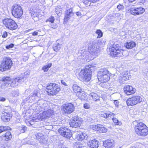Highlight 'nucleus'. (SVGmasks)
I'll return each instance as SVG.
<instances>
[{
	"label": "nucleus",
	"instance_id": "1",
	"mask_svg": "<svg viewBox=\"0 0 148 148\" xmlns=\"http://www.w3.org/2000/svg\"><path fill=\"white\" fill-rule=\"evenodd\" d=\"M109 47L110 54L112 56L122 58L123 56H126L125 53L127 51L119 49V44L114 43L112 45L109 46Z\"/></svg>",
	"mask_w": 148,
	"mask_h": 148
},
{
	"label": "nucleus",
	"instance_id": "2",
	"mask_svg": "<svg viewBox=\"0 0 148 148\" xmlns=\"http://www.w3.org/2000/svg\"><path fill=\"white\" fill-rule=\"evenodd\" d=\"M91 65L86 66L82 69L79 74L78 78L82 81L87 82L91 79V71L90 68Z\"/></svg>",
	"mask_w": 148,
	"mask_h": 148
},
{
	"label": "nucleus",
	"instance_id": "3",
	"mask_svg": "<svg viewBox=\"0 0 148 148\" xmlns=\"http://www.w3.org/2000/svg\"><path fill=\"white\" fill-rule=\"evenodd\" d=\"M53 114V110L49 109L48 110L43 112L42 113L38 114L35 117H33L29 121V123L32 125L34 123V122H37L38 120H42L47 119L50 117Z\"/></svg>",
	"mask_w": 148,
	"mask_h": 148
},
{
	"label": "nucleus",
	"instance_id": "4",
	"mask_svg": "<svg viewBox=\"0 0 148 148\" xmlns=\"http://www.w3.org/2000/svg\"><path fill=\"white\" fill-rule=\"evenodd\" d=\"M21 77H17L14 79L12 82L10 78L9 77H3L2 79V83L1 86V88H4V86H11L14 87L18 85V83H21L23 81Z\"/></svg>",
	"mask_w": 148,
	"mask_h": 148
},
{
	"label": "nucleus",
	"instance_id": "5",
	"mask_svg": "<svg viewBox=\"0 0 148 148\" xmlns=\"http://www.w3.org/2000/svg\"><path fill=\"white\" fill-rule=\"evenodd\" d=\"M135 130L136 133L140 136H145L148 134V127L142 122L138 123L135 125Z\"/></svg>",
	"mask_w": 148,
	"mask_h": 148
},
{
	"label": "nucleus",
	"instance_id": "6",
	"mask_svg": "<svg viewBox=\"0 0 148 148\" xmlns=\"http://www.w3.org/2000/svg\"><path fill=\"white\" fill-rule=\"evenodd\" d=\"M12 65L11 59L9 57H5L0 64V71L3 72L10 69Z\"/></svg>",
	"mask_w": 148,
	"mask_h": 148
},
{
	"label": "nucleus",
	"instance_id": "7",
	"mask_svg": "<svg viewBox=\"0 0 148 148\" xmlns=\"http://www.w3.org/2000/svg\"><path fill=\"white\" fill-rule=\"evenodd\" d=\"M3 24L8 29L14 30L18 27V25L15 21L11 18H5L3 21Z\"/></svg>",
	"mask_w": 148,
	"mask_h": 148
},
{
	"label": "nucleus",
	"instance_id": "8",
	"mask_svg": "<svg viewBox=\"0 0 148 148\" xmlns=\"http://www.w3.org/2000/svg\"><path fill=\"white\" fill-rule=\"evenodd\" d=\"M99 47L97 42L93 41L91 43L88 45V50L92 55L94 56H96L100 52Z\"/></svg>",
	"mask_w": 148,
	"mask_h": 148
},
{
	"label": "nucleus",
	"instance_id": "9",
	"mask_svg": "<svg viewBox=\"0 0 148 148\" xmlns=\"http://www.w3.org/2000/svg\"><path fill=\"white\" fill-rule=\"evenodd\" d=\"M62 111L66 114H70L75 110L74 105L70 103H66L62 106Z\"/></svg>",
	"mask_w": 148,
	"mask_h": 148
},
{
	"label": "nucleus",
	"instance_id": "10",
	"mask_svg": "<svg viewBox=\"0 0 148 148\" xmlns=\"http://www.w3.org/2000/svg\"><path fill=\"white\" fill-rule=\"evenodd\" d=\"M12 13L15 17L20 18L23 14V11L21 7L17 5H14L12 7Z\"/></svg>",
	"mask_w": 148,
	"mask_h": 148
},
{
	"label": "nucleus",
	"instance_id": "11",
	"mask_svg": "<svg viewBox=\"0 0 148 148\" xmlns=\"http://www.w3.org/2000/svg\"><path fill=\"white\" fill-rule=\"evenodd\" d=\"M142 100L141 97L136 96L128 99L126 102L127 106H132L141 102Z\"/></svg>",
	"mask_w": 148,
	"mask_h": 148
},
{
	"label": "nucleus",
	"instance_id": "12",
	"mask_svg": "<svg viewBox=\"0 0 148 148\" xmlns=\"http://www.w3.org/2000/svg\"><path fill=\"white\" fill-rule=\"evenodd\" d=\"M58 131L60 134L67 139H69L72 136L71 130L65 127H61Z\"/></svg>",
	"mask_w": 148,
	"mask_h": 148
},
{
	"label": "nucleus",
	"instance_id": "13",
	"mask_svg": "<svg viewBox=\"0 0 148 148\" xmlns=\"http://www.w3.org/2000/svg\"><path fill=\"white\" fill-rule=\"evenodd\" d=\"M81 119L77 116H74L70 120L69 124L71 127L76 128L80 125L82 123Z\"/></svg>",
	"mask_w": 148,
	"mask_h": 148
},
{
	"label": "nucleus",
	"instance_id": "14",
	"mask_svg": "<svg viewBox=\"0 0 148 148\" xmlns=\"http://www.w3.org/2000/svg\"><path fill=\"white\" fill-rule=\"evenodd\" d=\"M130 14L136 15L142 14L145 12V9L142 7L131 8L129 10Z\"/></svg>",
	"mask_w": 148,
	"mask_h": 148
},
{
	"label": "nucleus",
	"instance_id": "15",
	"mask_svg": "<svg viewBox=\"0 0 148 148\" xmlns=\"http://www.w3.org/2000/svg\"><path fill=\"white\" fill-rule=\"evenodd\" d=\"M73 10L72 8L67 10L65 12L64 22H67L69 20L74 14L73 12Z\"/></svg>",
	"mask_w": 148,
	"mask_h": 148
},
{
	"label": "nucleus",
	"instance_id": "16",
	"mask_svg": "<svg viewBox=\"0 0 148 148\" xmlns=\"http://www.w3.org/2000/svg\"><path fill=\"white\" fill-rule=\"evenodd\" d=\"M129 76L128 71L123 72L120 75L118 79L119 82L123 84L125 81L129 79Z\"/></svg>",
	"mask_w": 148,
	"mask_h": 148
},
{
	"label": "nucleus",
	"instance_id": "17",
	"mask_svg": "<svg viewBox=\"0 0 148 148\" xmlns=\"http://www.w3.org/2000/svg\"><path fill=\"white\" fill-rule=\"evenodd\" d=\"M75 139L78 140H83L87 139L88 136L84 133H83L81 132H75Z\"/></svg>",
	"mask_w": 148,
	"mask_h": 148
},
{
	"label": "nucleus",
	"instance_id": "18",
	"mask_svg": "<svg viewBox=\"0 0 148 148\" xmlns=\"http://www.w3.org/2000/svg\"><path fill=\"white\" fill-rule=\"evenodd\" d=\"M124 90L125 93L128 95L132 94L134 93L136 91V89L135 88H133L132 86L129 85L125 87Z\"/></svg>",
	"mask_w": 148,
	"mask_h": 148
},
{
	"label": "nucleus",
	"instance_id": "19",
	"mask_svg": "<svg viewBox=\"0 0 148 148\" xmlns=\"http://www.w3.org/2000/svg\"><path fill=\"white\" fill-rule=\"evenodd\" d=\"M114 143L113 139H108L103 142V145L106 148H112L114 146Z\"/></svg>",
	"mask_w": 148,
	"mask_h": 148
},
{
	"label": "nucleus",
	"instance_id": "20",
	"mask_svg": "<svg viewBox=\"0 0 148 148\" xmlns=\"http://www.w3.org/2000/svg\"><path fill=\"white\" fill-rule=\"evenodd\" d=\"M37 103L39 107L43 109L44 110L47 109L48 108L47 102L45 100H39Z\"/></svg>",
	"mask_w": 148,
	"mask_h": 148
},
{
	"label": "nucleus",
	"instance_id": "21",
	"mask_svg": "<svg viewBox=\"0 0 148 148\" xmlns=\"http://www.w3.org/2000/svg\"><path fill=\"white\" fill-rule=\"evenodd\" d=\"M110 74L109 72L108 71L107 69L105 68L101 69L99 71L98 74V77H100L102 76Z\"/></svg>",
	"mask_w": 148,
	"mask_h": 148
},
{
	"label": "nucleus",
	"instance_id": "22",
	"mask_svg": "<svg viewBox=\"0 0 148 148\" xmlns=\"http://www.w3.org/2000/svg\"><path fill=\"white\" fill-rule=\"evenodd\" d=\"M10 116L9 112H5L1 116L2 120L4 122H7L10 121Z\"/></svg>",
	"mask_w": 148,
	"mask_h": 148
},
{
	"label": "nucleus",
	"instance_id": "23",
	"mask_svg": "<svg viewBox=\"0 0 148 148\" xmlns=\"http://www.w3.org/2000/svg\"><path fill=\"white\" fill-rule=\"evenodd\" d=\"M110 74L102 76L101 77H98V79H99L101 82L102 83L107 82L110 79Z\"/></svg>",
	"mask_w": 148,
	"mask_h": 148
},
{
	"label": "nucleus",
	"instance_id": "24",
	"mask_svg": "<svg viewBox=\"0 0 148 148\" xmlns=\"http://www.w3.org/2000/svg\"><path fill=\"white\" fill-rule=\"evenodd\" d=\"M36 139L37 140L39 143H43L44 140V137L42 134L38 133L37 134L35 135Z\"/></svg>",
	"mask_w": 148,
	"mask_h": 148
},
{
	"label": "nucleus",
	"instance_id": "25",
	"mask_svg": "<svg viewBox=\"0 0 148 148\" xmlns=\"http://www.w3.org/2000/svg\"><path fill=\"white\" fill-rule=\"evenodd\" d=\"M95 127L97 128V130L99 131L100 132L105 133L107 131V128L101 124H98L96 125Z\"/></svg>",
	"mask_w": 148,
	"mask_h": 148
},
{
	"label": "nucleus",
	"instance_id": "26",
	"mask_svg": "<svg viewBox=\"0 0 148 148\" xmlns=\"http://www.w3.org/2000/svg\"><path fill=\"white\" fill-rule=\"evenodd\" d=\"M88 145L91 148H97L98 146V141L95 140L90 141Z\"/></svg>",
	"mask_w": 148,
	"mask_h": 148
},
{
	"label": "nucleus",
	"instance_id": "27",
	"mask_svg": "<svg viewBox=\"0 0 148 148\" xmlns=\"http://www.w3.org/2000/svg\"><path fill=\"white\" fill-rule=\"evenodd\" d=\"M114 115H115L114 113L109 112H107L106 113H103L101 114V117L105 118L107 119H110L111 116H112Z\"/></svg>",
	"mask_w": 148,
	"mask_h": 148
},
{
	"label": "nucleus",
	"instance_id": "28",
	"mask_svg": "<svg viewBox=\"0 0 148 148\" xmlns=\"http://www.w3.org/2000/svg\"><path fill=\"white\" fill-rule=\"evenodd\" d=\"M1 137L3 139L8 141L11 139L12 137V136L10 132H8L5 134L3 135Z\"/></svg>",
	"mask_w": 148,
	"mask_h": 148
},
{
	"label": "nucleus",
	"instance_id": "29",
	"mask_svg": "<svg viewBox=\"0 0 148 148\" xmlns=\"http://www.w3.org/2000/svg\"><path fill=\"white\" fill-rule=\"evenodd\" d=\"M52 90V91L50 92V95H53L57 94L59 91H60V89L58 85L56 84V86H55V87H53V88Z\"/></svg>",
	"mask_w": 148,
	"mask_h": 148
},
{
	"label": "nucleus",
	"instance_id": "30",
	"mask_svg": "<svg viewBox=\"0 0 148 148\" xmlns=\"http://www.w3.org/2000/svg\"><path fill=\"white\" fill-rule=\"evenodd\" d=\"M89 96L90 99L92 98L95 101H97L99 100V97L97 94L95 93H91L89 95Z\"/></svg>",
	"mask_w": 148,
	"mask_h": 148
},
{
	"label": "nucleus",
	"instance_id": "31",
	"mask_svg": "<svg viewBox=\"0 0 148 148\" xmlns=\"http://www.w3.org/2000/svg\"><path fill=\"white\" fill-rule=\"evenodd\" d=\"M56 86V84L54 83H50L46 87L47 91L49 95H50V92L52 91V89L53 87Z\"/></svg>",
	"mask_w": 148,
	"mask_h": 148
},
{
	"label": "nucleus",
	"instance_id": "32",
	"mask_svg": "<svg viewBox=\"0 0 148 148\" xmlns=\"http://www.w3.org/2000/svg\"><path fill=\"white\" fill-rule=\"evenodd\" d=\"M61 45L57 42V41L56 43L54 44L53 48L54 51L56 52H58L61 49Z\"/></svg>",
	"mask_w": 148,
	"mask_h": 148
},
{
	"label": "nucleus",
	"instance_id": "33",
	"mask_svg": "<svg viewBox=\"0 0 148 148\" xmlns=\"http://www.w3.org/2000/svg\"><path fill=\"white\" fill-rule=\"evenodd\" d=\"M73 91L75 93H81L82 91L81 88L76 84H74L73 86Z\"/></svg>",
	"mask_w": 148,
	"mask_h": 148
},
{
	"label": "nucleus",
	"instance_id": "34",
	"mask_svg": "<svg viewBox=\"0 0 148 148\" xmlns=\"http://www.w3.org/2000/svg\"><path fill=\"white\" fill-rule=\"evenodd\" d=\"M136 43L133 41L127 42L125 45V47L127 49H131L134 47L136 46Z\"/></svg>",
	"mask_w": 148,
	"mask_h": 148
},
{
	"label": "nucleus",
	"instance_id": "35",
	"mask_svg": "<svg viewBox=\"0 0 148 148\" xmlns=\"http://www.w3.org/2000/svg\"><path fill=\"white\" fill-rule=\"evenodd\" d=\"M10 129V127L7 126H0V134L7 130H9Z\"/></svg>",
	"mask_w": 148,
	"mask_h": 148
},
{
	"label": "nucleus",
	"instance_id": "36",
	"mask_svg": "<svg viewBox=\"0 0 148 148\" xmlns=\"http://www.w3.org/2000/svg\"><path fill=\"white\" fill-rule=\"evenodd\" d=\"M52 65L51 63H49L47 65L44 66L42 68V69L44 71V72H46L48 71L49 69L50 68Z\"/></svg>",
	"mask_w": 148,
	"mask_h": 148
},
{
	"label": "nucleus",
	"instance_id": "37",
	"mask_svg": "<svg viewBox=\"0 0 148 148\" xmlns=\"http://www.w3.org/2000/svg\"><path fill=\"white\" fill-rule=\"evenodd\" d=\"M32 97H35V98H34V99H32L35 100V99H36L37 97H38V96H37V92L35 91L33 92L32 94H31L30 95H29V98L30 99V98Z\"/></svg>",
	"mask_w": 148,
	"mask_h": 148
},
{
	"label": "nucleus",
	"instance_id": "38",
	"mask_svg": "<svg viewBox=\"0 0 148 148\" xmlns=\"http://www.w3.org/2000/svg\"><path fill=\"white\" fill-rule=\"evenodd\" d=\"M96 33L98 35L97 38H101L103 36V33L100 29H97L96 31Z\"/></svg>",
	"mask_w": 148,
	"mask_h": 148
},
{
	"label": "nucleus",
	"instance_id": "39",
	"mask_svg": "<svg viewBox=\"0 0 148 148\" xmlns=\"http://www.w3.org/2000/svg\"><path fill=\"white\" fill-rule=\"evenodd\" d=\"M83 147L82 145L79 143H75L74 145V148H82Z\"/></svg>",
	"mask_w": 148,
	"mask_h": 148
},
{
	"label": "nucleus",
	"instance_id": "40",
	"mask_svg": "<svg viewBox=\"0 0 148 148\" xmlns=\"http://www.w3.org/2000/svg\"><path fill=\"white\" fill-rule=\"evenodd\" d=\"M26 127L25 126H22L19 127V129L20 132L22 133L24 132L26 130Z\"/></svg>",
	"mask_w": 148,
	"mask_h": 148
},
{
	"label": "nucleus",
	"instance_id": "41",
	"mask_svg": "<svg viewBox=\"0 0 148 148\" xmlns=\"http://www.w3.org/2000/svg\"><path fill=\"white\" fill-rule=\"evenodd\" d=\"M55 20L53 16H51L50 18L48 19L46 21V22L48 21L51 22V23H53L54 22Z\"/></svg>",
	"mask_w": 148,
	"mask_h": 148
},
{
	"label": "nucleus",
	"instance_id": "42",
	"mask_svg": "<svg viewBox=\"0 0 148 148\" xmlns=\"http://www.w3.org/2000/svg\"><path fill=\"white\" fill-rule=\"evenodd\" d=\"M114 115L112 116H111V117L110 118H111L113 120V121L117 125H119V124L118 120L116 118H114Z\"/></svg>",
	"mask_w": 148,
	"mask_h": 148
},
{
	"label": "nucleus",
	"instance_id": "43",
	"mask_svg": "<svg viewBox=\"0 0 148 148\" xmlns=\"http://www.w3.org/2000/svg\"><path fill=\"white\" fill-rule=\"evenodd\" d=\"M117 8L119 10H122L124 9V7L123 5L119 4L117 5Z\"/></svg>",
	"mask_w": 148,
	"mask_h": 148
},
{
	"label": "nucleus",
	"instance_id": "44",
	"mask_svg": "<svg viewBox=\"0 0 148 148\" xmlns=\"http://www.w3.org/2000/svg\"><path fill=\"white\" fill-rule=\"evenodd\" d=\"M59 9L58 8H56L55 11L56 12L57 14H58L59 13H61L62 11V9L60 8L59 9V10H58Z\"/></svg>",
	"mask_w": 148,
	"mask_h": 148
},
{
	"label": "nucleus",
	"instance_id": "45",
	"mask_svg": "<svg viewBox=\"0 0 148 148\" xmlns=\"http://www.w3.org/2000/svg\"><path fill=\"white\" fill-rule=\"evenodd\" d=\"M87 121L90 123L94 122L95 121L94 119H92L90 117H88L87 118Z\"/></svg>",
	"mask_w": 148,
	"mask_h": 148
},
{
	"label": "nucleus",
	"instance_id": "46",
	"mask_svg": "<svg viewBox=\"0 0 148 148\" xmlns=\"http://www.w3.org/2000/svg\"><path fill=\"white\" fill-rule=\"evenodd\" d=\"M84 107L85 109H88L90 108V106L88 103H86L84 104Z\"/></svg>",
	"mask_w": 148,
	"mask_h": 148
},
{
	"label": "nucleus",
	"instance_id": "47",
	"mask_svg": "<svg viewBox=\"0 0 148 148\" xmlns=\"http://www.w3.org/2000/svg\"><path fill=\"white\" fill-rule=\"evenodd\" d=\"M14 46V44L12 43H11L9 45L6 46V48L7 49H9L10 48H12Z\"/></svg>",
	"mask_w": 148,
	"mask_h": 148
},
{
	"label": "nucleus",
	"instance_id": "48",
	"mask_svg": "<svg viewBox=\"0 0 148 148\" xmlns=\"http://www.w3.org/2000/svg\"><path fill=\"white\" fill-rule=\"evenodd\" d=\"M8 36V33L7 32L5 31L3 32V33L2 35V37L3 38H6Z\"/></svg>",
	"mask_w": 148,
	"mask_h": 148
},
{
	"label": "nucleus",
	"instance_id": "49",
	"mask_svg": "<svg viewBox=\"0 0 148 148\" xmlns=\"http://www.w3.org/2000/svg\"><path fill=\"white\" fill-rule=\"evenodd\" d=\"M106 42V41L102 39L99 42V43L100 44V43H101V45L103 46L105 45V43Z\"/></svg>",
	"mask_w": 148,
	"mask_h": 148
},
{
	"label": "nucleus",
	"instance_id": "50",
	"mask_svg": "<svg viewBox=\"0 0 148 148\" xmlns=\"http://www.w3.org/2000/svg\"><path fill=\"white\" fill-rule=\"evenodd\" d=\"M57 25L56 24H53L51 25V28L55 29L57 27Z\"/></svg>",
	"mask_w": 148,
	"mask_h": 148
},
{
	"label": "nucleus",
	"instance_id": "51",
	"mask_svg": "<svg viewBox=\"0 0 148 148\" xmlns=\"http://www.w3.org/2000/svg\"><path fill=\"white\" fill-rule=\"evenodd\" d=\"M114 103L115 105L117 107H118L119 105V102L117 100L114 101Z\"/></svg>",
	"mask_w": 148,
	"mask_h": 148
},
{
	"label": "nucleus",
	"instance_id": "52",
	"mask_svg": "<svg viewBox=\"0 0 148 148\" xmlns=\"http://www.w3.org/2000/svg\"><path fill=\"white\" fill-rule=\"evenodd\" d=\"M6 100V99L3 97H0V101L4 102Z\"/></svg>",
	"mask_w": 148,
	"mask_h": 148
},
{
	"label": "nucleus",
	"instance_id": "53",
	"mask_svg": "<svg viewBox=\"0 0 148 148\" xmlns=\"http://www.w3.org/2000/svg\"><path fill=\"white\" fill-rule=\"evenodd\" d=\"M12 95L14 96H16L18 95V94L16 93V91H14L13 93H12Z\"/></svg>",
	"mask_w": 148,
	"mask_h": 148
},
{
	"label": "nucleus",
	"instance_id": "54",
	"mask_svg": "<svg viewBox=\"0 0 148 148\" xmlns=\"http://www.w3.org/2000/svg\"><path fill=\"white\" fill-rule=\"evenodd\" d=\"M38 32H36V31L34 32H33L32 33V35L33 36L37 35H38Z\"/></svg>",
	"mask_w": 148,
	"mask_h": 148
},
{
	"label": "nucleus",
	"instance_id": "55",
	"mask_svg": "<svg viewBox=\"0 0 148 148\" xmlns=\"http://www.w3.org/2000/svg\"><path fill=\"white\" fill-rule=\"evenodd\" d=\"M88 1L92 3L96 2L99 0H88Z\"/></svg>",
	"mask_w": 148,
	"mask_h": 148
},
{
	"label": "nucleus",
	"instance_id": "56",
	"mask_svg": "<svg viewBox=\"0 0 148 148\" xmlns=\"http://www.w3.org/2000/svg\"><path fill=\"white\" fill-rule=\"evenodd\" d=\"M76 15L78 16H80L82 15L81 13L79 12H76Z\"/></svg>",
	"mask_w": 148,
	"mask_h": 148
},
{
	"label": "nucleus",
	"instance_id": "57",
	"mask_svg": "<svg viewBox=\"0 0 148 148\" xmlns=\"http://www.w3.org/2000/svg\"><path fill=\"white\" fill-rule=\"evenodd\" d=\"M61 82L62 84H63L64 85H66V83L64 82V80H61Z\"/></svg>",
	"mask_w": 148,
	"mask_h": 148
},
{
	"label": "nucleus",
	"instance_id": "58",
	"mask_svg": "<svg viewBox=\"0 0 148 148\" xmlns=\"http://www.w3.org/2000/svg\"><path fill=\"white\" fill-rule=\"evenodd\" d=\"M84 52H85V53H86V51H84Z\"/></svg>",
	"mask_w": 148,
	"mask_h": 148
},
{
	"label": "nucleus",
	"instance_id": "59",
	"mask_svg": "<svg viewBox=\"0 0 148 148\" xmlns=\"http://www.w3.org/2000/svg\"><path fill=\"white\" fill-rule=\"evenodd\" d=\"M63 148H68L65 147Z\"/></svg>",
	"mask_w": 148,
	"mask_h": 148
}]
</instances>
